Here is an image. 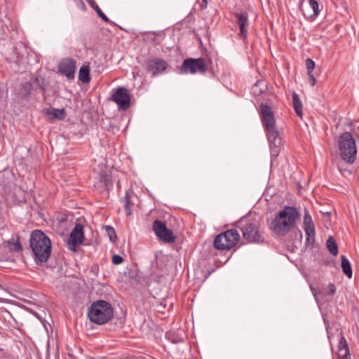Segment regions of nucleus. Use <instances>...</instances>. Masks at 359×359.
Here are the masks:
<instances>
[{
	"label": "nucleus",
	"instance_id": "obj_16",
	"mask_svg": "<svg viewBox=\"0 0 359 359\" xmlns=\"http://www.w3.org/2000/svg\"><path fill=\"white\" fill-rule=\"evenodd\" d=\"M301 11L307 18H316L319 13L318 3L316 0H309L307 6L301 7Z\"/></svg>",
	"mask_w": 359,
	"mask_h": 359
},
{
	"label": "nucleus",
	"instance_id": "obj_26",
	"mask_svg": "<svg viewBox=\"0 0 359 359\" xmlns=\"http://www.w3.org/2000/svg\"><path fill=\"white\" fill-rule=\"evenodd\" d=\"M93 8L95 9L97 15L106 22H109V19L106 16V15L102 11L100 8L97 5H93Z\"/></svg>",
	"mask_w": 359,
	"mask_h": 359
},
{
	"label": "nucleus",
	"instance_id": "obj_6",
	"mask_svg": "<svg viewBox=\"0 0 359 359\" xmlns=\"http://www.w3.org/2000/svg\"><path fill=\"white\" fill-rule=\"evenodd\" d=\"M339 150L341 158L348 163L355 161L357 148L355 141L348 132L342 133L339 140Z\"/></svg>",
	"mask_w": 359,
	"mask_h": 359
},
{
	"label": "nucleus",
	"instance_id": "obj_20",
	"mask_svg": "<svg viewBox=\"0 0 359 359\" xmlns=\"http://www.w3.org/2000/svg\"><path fill=\"white\" fill-rule=\"evenodd\" d=\"M98 186L109 190L112 187V182L111 177L107 173H101L98 182Z\"/></svg>",
	"mask_w": 359,
	"mask_h": 359
},
{
	"label": "nucleus",
	"instance_id": "obj_17",
	"mask_svg": "<svg viewBox=\"0 0 359 359\" xmlns=\"http://www.w3.org/2000/svg\"><path fill=\"white\" fill-rule=\"evenodd\" d=\"M339 359H350L349 348L345 338H340L338 343Z\"/></svg>",
	"mask_w": 359,
	"mask_h": 359
},
{
	"label": "nucleus",
	"instance_id": "obj_31",
	"mask_svg": "<svg viewBox=\"0 0 359 359\" xmlns=\"http://www.w3.org/2000/svg\"><path fill=\"white\" fill-rule=\"evenodd\" d=\"M308 76H309V81L311 85L312 86H315V84L316 83V80L314 76L312 74V72L308 73Z\"/></svg>",
	"mask_w": 359,
	"mask_h": 359
},
{
	"label": "nucleus",
	"instance_id": "obj_34",
	"mask_svg": "<svg viewBox=\"0 0 359 359\" xmlns=\"http://www.w3.org/2000/svg\"><path fill=\"white\" fill-rule=\"evenodd\" d=\"M170 339H171V342L173 344H177V343L182 341V340H181L180 339H178V338H170Z\"/></svg>",
	"mask_w": 359,
	"mask_h": 359
},
{
	"label": "nucleus",
	"instance_id": "obj_15",
	"mask_svg": "<svg viewBox=\"0 0 359 359\" xmlns=\"http://www.w3.org/2000/svg\"><path fill=\"white\" fill-rule=\"evenodd\" d=\"M236 22L239 26L240 36L245 39L247 38L248 30L247 28L249 25L248 17L245 13H235Z\"/></svg>",
	"mask_w": 359,
	"mask_h": 359
},
{
	"label": "nucleus",
	"instance_id": "obj_35",
	"mask_svg": "<svg viewBox=\"0 0 359 359\" xmlns=\"http://www.w3.org/2000/svg\"><path fill=\"white\" fill-rule=\"evenodd\" d=\"M207 7V0H203V3L201 4V8H205Z\"/></svg>",
	"mask_w": 359,
	"mask_h": 359
},
{
	"label": "nucleus",
	"instance_id": "obj_12",
	"mask_svg": "<svg viewBox=\"0 0 359 359\" xmlns=\"http://www.w3.org/2000/svg\"><path fill=\"white\" fill-rule=\"evenodd\" d=\"M84 239L83 226L81 224H76L69 235L67 245L72 251H75L76 248L82 244Z\"/></svg>",
	"mask_w": 359,
	"mask_h": 359
},
{
	"label": "nucleus",
	"instance_id": "obj_18",
	"mask_svg": "<svg viewBox=\"0 0 359 359\" xmlns=\"http://www.w3.org/2000/svg\"><path fill=\"white\" fill-rule=\"evenodd\" d=\"M45 114L49 115L51 118L62 120L66 116L64 109L48 108L45 110Z\"/></svg>",
	"mask_w": 359,
	"mask_h": 359
},
{
	"label": "nucleus",
	"instance_id": "obj_32",
	"mask_svg": "<svg viewBox=\"0 0 359 359\" xmlns=\"http://www.w3.org/2000/svg\"><path fill=\"white\" fill-rule=\"evenodd\" d=\"M43 327L45 328V330H46V332H47V335L48 336H50V334L52 335L53 334V330H52V327L50 326V325H46V324H43Z\"/></svg>",
	"mask_w": 359,
	"mask_h": 359
},
{
	"label": "nucleus",
	"instance_id": "obj_8",
	"mask_svg": "<svg viewBox=\"0 0 359 359\" xmlns=\"http://www.w3.org/2000/svg\"><path fill=\"white\" fill-rule=\"evenodd\" d=\"M207 69V65L204 58H187L183 61L180 72L182 74H204Z\"/></svg>",
	"mask_w": 359,
	"mask_h": 359
},
{
	"label": "nucleus",
	"instance_id": "obj_3",
	"mask_svg": "<svg viewBox=\"0 0 359 359\" xmlns=\"http://www.w3.org/2000/svg\"><path fill=\"white\" fill-rule=\"evenodd\" d=\"M30 246L36 262L43 263L48 261L51 252V242L43 232L35 230L32 233Z\"/></svg>",
	"mask_w": 359,
	"mask_h": 359
},
{
	"label": "nucleus",
	"instance_id": "obj_24",
	"mask_svg": "<svg viewBox=\"0 0 359 359\" xmlns=\"http://www.w3.org/2000/svg\"><path fill=\"white\" fill-rule=\"evenodd\" d=\"M327 248L329 250L330 252L333 255H337L338 253V247L336 241L333 238V237L330 236L326 243Z\"/></svg>",
	"mask_w": 359,
	"mask_h": 359
},
{
	"label": "nucleus",
	"instance_id": "obj_25",
	"mask_svg": "<svg viewBox=\"0 0 359 359\" xmlns=\"http://www.w3.org/2000/svg\"><path fill=\"white\" fill-rule=\"evenodd\" d=\"M124 201H125V210L126 211V214H127V215H132L133 203L131 202L130 196L128 194V193H126V194L125 196Z\"/></svg>",
	"mask_w": 359,
	"mask_h": 359
},
{
	"label": "nucleus",
	"instance_id": "obj_9",
	"mask_svg": "<svg viewBox=\"0 0 359 359\" xmlns=\"http://www.w3.org/2000/svg\"><path fill=\"white\" fill-rule=\"evenodd\" d=\"M110 100L115 102L119 109L126 110L130 104V95L125 87L113 88Z\"/></svg>",
	"mask_w": 359,
	"mask_h": 359
},
{
	"label": "nucleus",
	"instance_id": "obj_22",
	"mask_svg": "<svg viewBox=\"0 0 359 359\" xmlns=\"http://www.w3.org/2000/svg\"><path fill=\"white\" fill-rule=\"evenodd\" d=\"M341 261L343 272L348 278H351L353 275V271L350 262L344 255L341 256Z\"/></svg>",
	"mask_w": 359,
	"mask_h": 359
},
{
	"label": "nucleus",
	"instance_id": "obj_23",
	"mask_svg": "<svg viewBox=\"0 0 359 359\" xmlns=\"http://www.w3.org/2000/svg\"><path fill=\"white\" fill-rule=\"evenodd\" d=\"M292 104L296 114L298 116L301 117L302 116V103L296 93H294L292 95Z\"/></svg>",
	"mask_w": 359,
	"mask_h": 359
},
{
	"label": "nucleus",
	"instance_id": "obj_2",
	"mask_svg": "<svg viewBox=\"0 0 359 359\" xmlns=\"http://www.w3.org/2000/svg\"><path fill=\"white\" fill-rule=\"evenodd\" d=\"M259 115L267 138L271 143V153L273 156L278 155L280 151L281 138L276 126V120L271 108L266 104L259 106Z\"/></svg>",
	"mask_w": 359,
	"mask_h": 359
},
{
	"label": "nucleus",
	"instance_id": "obj_5",
	"mask_svg": "<svg viewBox=\"0 0 359 359\" xmlns=\"http://www.w3.org/2000/svg\"><path fill=\"white\" fill-rule=\"evenodd\" d=\"M241 230L243 237L249 243H259L264 241V237L259 228V222L250 217L241 218L236 224Z\"/></svg>",
	"mask_w": 359,
	"mask_h": 359
},
{
	"label": "nucleus",
	"instance_id": "obj_4",
	"mask_svg": "<svg viewBox=\"0 0 359 359\" xmlns=\"http://www.w3.org/2000/svg\"><path fill=\"white\" fill-rule=\"evenodd\" d=\"M114 315L113 308L111 304L104 300L94 302L88 311L90 320L98 325L108 323Z\"/></svg>",
	"mask_w": 359,
	"mask_h": 359
},
{
	"label": "nucleus",
	"instance_id": "obj_10",
	"mask_svg": "<svg viewBox=\"0 0 359 359\" xmlns=\"http://www.w3.org/2000/svg\"><path fill=\"white\" fill-rule=\"evenodd\" d=\"M152 229L156 236L163 242L171 243L175 241L172 230L167 228L165 222L156 219L153 223Z\"/></svg>",
	"mask_w": 359,
	"mask_h": 359
},
{
	"label": "nucleus",
	"instance_id": "obj_11",
	"mask_svg": "<svg viewBox=\"0 0 359 359\" xmlns=\"http://www.w3.org/2000/svg\"><path fill=\"white\" fill-rule=\"evenodd\" d=\"M145 66L147 70L155 76L167 69L168 63L162 58L151 57L145 61Z\"/></svg>",
	"mask_w": 359,
	"mask_h": 359
},
{
	"label": "nucleus",
	"instance_id": "obj_13",
	"mask_svg": "<svg viewBox=\"0 0 359 359\" xmlns=\"http://www.w3.org/2000/svg\"><path fill=\"white\" fill-rule=\"evenodd\" d=\"M304 229L306 233V242L307 244H313L315 241L316 229L311 216L309 213L308 208H304Z\"/></svg>",
	"mask_w": 359,
	"mask_h": 359
},
{
	"label": "nucleus",
	"instance_id": "obj_30",
	"mask_svg": "<svg viewBox=\"0 0 359 359\" xmlns=\"http://www.w3.org/2000/svg\"><path fill=\"white\" fill-rule=\"evenodd\" d=\"M107 231L108 233V235L109 236V239L111 241H113L114 238L116 237V233L113 227L111 226H107Z\"/></svg>",
	"mask_w": 359,
	"mask_h": 359
},
{
	"label": "nucleus",
	"instance_id": "obj_28",
	"mask_svg": "<svg viewBox=\"0 0 359 359\" xmlns=\"http://www.w3.org/2000/svg\"><path fill=\"white\" fill-rule=\"evenodd\" d=\"M123 259L118 255H114L112 257V263L115 265L120 264L123 262Z\"/></svg>",
	"mask_w": 359,
	"mask_h": 359
},
{
	"label": "nucleus",
	"instance_id": "obj_21",
	"mask_svg": "<svg viewBox=\"0 0 359 359\" xmlns=\"http://www.w3.org/2000/svg\"><path fill=\"white\" fill-rule=\"evenodd\" d=\"M79 79L84 83L90 81V68L87 65H83L79 72Z\"/></svg>",
	"mask_w": 359,
	"mask_h": 359
},
{
	"label": "nucleus",
	"instance_id": "obj_27",
	"mask_svg": "<svg viewBox=\"0 0 359 359\" xmlns=\"http://www.w3.org/2000/svg\"><path fill=\"white\" fill-rule=\"evenodd\" d=\"M306 66L308 71V73L312 72L315 67V62L313 60L308 58L306 60Z\"/></svg>",
	"mask_w": 359,
	"mask_h": 359
},
{
	"label": "nucleus",
	"instance_id": "obj_19",
	"mask_svg": "<svg viewBox=\"0 0 359 359\" xmlns=\"http://www.w3.org/2000/svg\"><path fill=\"white\" fill-rule=\"evenodd\" d=\"M4 245L13 252H18L22 250V246L18 238H12L4 243Z\"/></svg>",
	"mask_w": 359,
	"mask_h": 359
},
{
	"label": "nucleus",
	"instance_id": "obj_14",
	"mask_svg": "<svg viewBox=\"0 0 359 359\" xmlns=\"http://www.w3.org/2000/svg\"><path fill=\"white\" fill-rule=\"evenodd\" d=\"M60 72L68 79H74L76 71V61L72 58H65L59 64Z\"/></svg>",
	"mask_w": 359,
	"mask_h": 359
},
{
	"label": "nucleus",
	"instance_id": "obj_29",
	"mask_svg": "<svg viewBox=\"0 0 359 359\" xmlns=\"http://www.w3.org/2000/svg\"><path fill=\"white\" fill-rule=\"evenodd\" d=\"M327 294L329 295H333L336 292V287L334 284L330 283L327 287Z\"/></svg>",
	"mask_w": 359,
	"mask_h": 359
},
{
	"label": "nucleus",
	"instance_id": "obj_33",
	"mask_svg": "<svg viewBox=\"0 0 359 359\" xmlns=\"http://www.w3.org/2000/svg\"><path fill=\"white\" fill-rule=\"evenodd\" d=\"M310 289L316 299V300H318L317 294H318V290L313 287L312 285L310 286Z\"/></svg>",
	"mask_w": 359,
	"mask_h": 359
},
{
	"label": "nucleus",
	"instance_id": "obj_1",
	"mask_svg": "<svg viewBox=\"0 0 359 359\" xmlns=\"http://www.w3.org/2000/svg\"><path fill=\"white\" fill-rule=\"evenodd\" d=\"M300 218V212L293 206H285L269 224L270 231L276 236H284L291 231Z\"/></svg>",
	"mask_w": 359,
	"mask_h": 359
},
{
	"label": "nucleus",
	"instance_id": "obj_7",
	"mask_svg": "<svg viewBox=\"0 0 359 359\" xmlns=\"http://www.w3.org/2000/svg\"><path fill=\"white\" fill-rule=\"evenodd\" d=\"M240 239L237 229L227 230L216 236L214 245L218 250H229L236 245Z\"/></svg>",
	"mask_w": 359,
	"mask_h": 359
}]
</instances>
